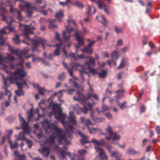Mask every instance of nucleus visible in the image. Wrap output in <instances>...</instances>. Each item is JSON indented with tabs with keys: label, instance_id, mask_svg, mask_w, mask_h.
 Here are the masks:
<instances>
[{
	"label": "nucleus",
	"instance_id": "1",
	"mask_svg": "<svg viewBox=\"0 0 160 160\" xmlns=\"http://www.w3.org/2000/svg\"><path fill=\"white\" fill-rule=\"evenodd\" d=\"M43 127L46 125L45 132L47 134L52 133L49 138L47 140L48 142L51 145H53L55 142V138L56 137L58 138V141L60 143L62 144V142H66L67 138L63 132L62 131L53 123L50 124L49 122L47 119H45L42 122Z\"/></svg>",
	"mask_w": 160,
	"mask_h": 160
},
{
	"label": "nucleus",
	"instance_id": "2",
	"mask_svg": "<svg viewBox=\"0 0 160 160\" xmlns=\"http://www.w3.org/2000/svg\"><path fill=\"white\" fill-rule=\"evenodd\" d=\"M49 106H52V112L54 114L55 118L60 121L65 129L66 134L70 138H72V134L73 132V128L69 122L65 121L67 116L65 114L62 113L60 105L55 103H51L49 104Z\"/></svg>",
	"mask_w": 160,
	"mask_h": 160
},
{
	"label": "nucleus",
	"instance_id": "3",
	"mask_svg": "<svg viewBox=\"0 0 160 160\" xmlns=\"http://www.w3.org/2000/svg\"><path fill=\"white\" fill-rule=\"evenodd\" d=\"M8 49L12 54H15L18 57L17 59L19 61L18 63L16 65V66H21V68H17L14 72V74L19 76L18 78H25L27 72L25 71L23 67L24 60L22 58V54H25L28 53V50H23L22 52H20L18 49H15L13 47H12L9 44H8Z\"/></svg>",
	"mask_w": 160,
	"mask_h": 160
},
{
	"label": "nucleus",
	"instance_id": "4",
	"mask_svg": "<svg viewBox=\"0 0 160 160\" xmlns=\"http://www.w3.org/2000/svg\"><path fill=\"white\" fill-rule=\"evenodd\" d=\"M86 58L88 59L89 60L88 61L86 62L84 64L81 65L79 63H77L76 64L77 66L81 67V69L79 70V75L83 81H85L83 73H84L86 74H88V72H87L86 68H89L90 65L94 63V59L93 58L90 57H87Z\"/></svg>",
	"mask_w": 160,
	"mask_h": 160
},
{
	"label": "nucleus",
	"instance_id": "5",
	"mask_svg": "<svg viewBox=\"0 0 160 160\" xmlns=\"http://www.w3.org/2000/svg\"><path fill=\"white\" fill-rule=\"evenodd\" d=\"M31 42L33 45L32 49V52L38 51H37V48L39 47V44H41L42 45V48L44 50L45 49V46L46 45H47L49 47L52 46L49 45L47 44L46 40H42L39 38H38L36 37H35L34 39L32 40Z\"/></svg>",
	"mask_w": 160,
	"mask_h": 160
},
{
	"label": "nucleus",
	"instance_id": "6",
	"mask_svg": "<svg viewBox=\"0 0 160 160\" xmlns=\"http://www.w3.org/2000/svg\"><path fill=\"white\" fill-rule=\"evenodd\" d=\"M9 79L10 81H16V84L18 89H22V86L27 85V82L26 80L22 78H18L17 77L10 76Z\"/></svg>",
	"mask_w": 160,
	"mask_h": 160
},
{
	"label": "nucleus",
	"instance_id": "7",
	"mask_svg": "<svg viewBox=\"0 0 160 160\" xmlns=\"http://www.w3.org/2000/svg\"><path fill=\"white\" fill-rule=\"evenodd\" d=\"M92 2H94L98 4V8L100 9H103L104 11L108 15H110V13L109 11L110 9V7L103 1H96L94 0H91Z\"/></svg>",
	"mask_w": 160,
	"mask_h": 160
},
{
	"label": "nucleus",
	"instance_id": "8",
	"mask_svg": "<svg viewBox=\"0 0 160 160\" xmlns=\"http://www.w3.org/2000/svg\"><path fill=\"white\" fill-rule=\"evenodd\" d=\"M76 94L78 95V97L76 98L74 96L73 98L74 100L79 102L82 104H84L85 102L88 100L87 97L83 94L81 93L79 91L77 92Z\"/></svg>",
	"mask_w": 160,
	"mask_h": 160
},
{
	"label": "nucleus",
	"instance_id": "9",
	"mask_svg": "<svg viewBox=\"0 0 160 160\" xmlns=\"http://www.w3.org/2000/svg\"><path fill=\"white\" fill-rule=\"evenodd\" d=\"M74 37H76V39L78 42L77 44H75L74 46L76 48H79L84 44V40L82 36H80L77 32H76Z\"/></svg>",
	"mask_w": 160,
	"mask_h": 160
},
{
	"label": "nucleus",
	"instance_id": "10",
	"mask_svg": "<svg viewBox=\"0 0 160 160\" xmlns=\"http://www.w3.org/2000/svg\"><path fill=\"white\" fill-rule=\"evenodd\" d=\"M24 30L23 32L24 36L28 40H30L28 35L32 33L31 29L34 30L35 29V27L33 26L31 28L29 26L24 25Z\"/></svg>",
	"mask_w": 160,
	"mask_h": 160
},
{
	"label": "nucleus",
	"instance_id": "11",
	"mask_svg": "<svg viewBox=\"0 0 160 160\" xmlns=\"http://www.w3.org/2000/svg\"><path fill=\"white\" fill-rule=\"evenodd\" d=\"M67 32L63 31L62 33V36L63 38L67 42L68 41L71 37L70 33L72 32L73 29L72 28H70L69 26H65Z\"/></svg>",
	"mask_w": 160,
	"mask_h": 160
},
{
	"label": "nucleus",
	"instance_id": "12",
	"mask_svg": "<svg viewBox=\"0 0 160 160\" xmlns=\"http://www.w3.org/2000/svg\"><path fill=\"white\" fill-rule=\"evenodd\" d=\"M1 16H2V18H1L2 20L6 22L8 24V26H6L5 28H6L8 30L11 32L14 31V28L12 25V22H13V21L11 20L10 22H9L8 21L6 17H5V15H3L2 14Z\"/></svg>",
	"mask_w": 160,
	"mask_h": 160
},
{
	"label": "nucleus",
	"instance_id": "13",
	"mask_svg": "<svg viewBox=\"0 0 160 160\" xmlns=\"http://www.w3.org/2000/svg\"><path fill=\"white\" fill-rule=\"evenodd\" d=\"M18 116L20 120L22 121V129L25 132H29V127L28 123L24 119L23 117L21 116L20 114H18Z\"/></svg>",
	"mask_w": 160,
	"mask_h": 160
},
{
	"label": "nucleus",
	"instance_id": "14",
	"mask_svg": "<svg viewBox=\"0 0 160 160\" xmlns=\"http://www.w3.org/2000/svg\"><path fill=\"white\" fill-rule=\"evenodd\" d=\"M95 148L96 151H99V156L101 160L107 159V156L105 155V152L103 149L99 147H95Z\"/></svg>",
	"mask_w": 160,
	"mask_h": 160
},
{
	"label": "nucleus",
	"instance_id": "15",
	"mask_svg": "<svg viewBox=\"0 0 160 160\" xmlns=\"http://www.w3.org/2000/svg\"><path fill=\"white\" fill-rule=\"evenodd\" d=\"M38 151L46 158H47L50 153V148L48 147H44L42 148L39 149Z\"/></svg>",
	"mask_w": 160,
	"mask_h": 160
},
{
	"label": "nucleus",
	"instance_id": "16",
	"mask_svg": "<svg viewBox=\"0 0 160 160\" xmlns=\"http://www.w3.org/2000/svg\"><path fill=\"white\" fill-rule=\"evenodd\" d=\"M90 142L93 143L94 145L98 146H104L106 145V143L104 139H101L98 140L95 139H93Z\"/></svg>",
	"mask_w": 160,
	"mask_h": 160
},
{
	"label": "nucleus",
	"instance_id": "17",
	"mask_svg": "<svg viewBox=\"0 0 160 160\" xmlns=\"http://www.w3.org/2000/svg\"><path fill=\"white\" fill-rule=\"evenodd\" d=\"M62 148L63 150L60 151L58 154V157L59 159L61 160H63L66 155V152L64 151L63 150H67L68 148L66 146H63Z\"/></svg>",
	"mask_w": 160,
	"mask_h": 160
},
{
	"label": "nucleus",
	"instance_id": "18",
	"mask_svg": "<svg viewBox=\"0 0 160 160\" xmlns=\"http://www.w3.org/2000/svg\"><path fill=\"white\" fill-rule=\"evenodd\" d=\"M5 58L8 59L9 62L10 67L11 69H14L15 67V66L12 64L15 61V58L9 54L7 55V57Z\"/></svg>",
	"mask_w": 160,
	"mask_h": 160
},
{
	"label": "nucleus",
	"instance_id": "19",
	"mask_svg": "<svg viewBox=\"0 0 160 160\" xmlns=\"http://www.w3.org/2000/svg\"><path fill=\"white\" fill-rule=\"evenodd\" d=\"M128 61V59L127 58L125 57L122 58L119 66L117 67V69H119L124 68Z\"/></svg>",
	"mask_w": 160,
	"mask_h": 160
},
{
	"label": "nucleus",
	"instance_id": "20",
	"mask_svg": "<svg viewBox=\"0 0 160 160\" xmlns=\"http://www.w3.org/2000/svg\"><path fill=\"white\" fill-rule=\"evenodd\" d=\"M64 16L63 12L61 10H60L59 11L57 12L55 14V17L58 19L59 22H62L61 18Z\"/></svg>",
	"mask_w": 160,
	"mask_h": 160
},
{
	"label": "nucleus",
	"instance_id": "21",
	"mask_svg": "<svg viewBox=\"0 0 160 160\" xmlns=\"http://www.w3.org/2000/svg\"><path fill=\"white\" fill-rule=\"evenodd\" d=\"M69 116L68 118V120L73 124L75 125H77V122L75 120V117L73 115V113L71 112H69Z\"/></svg>",
	"mask_w": 160,
	"mask_h": 160
},
{
	"label": "nucleus",
	"instance_id": "22",
	"mask_svg": "<svg viewBox=\"0 0 160 160\" xmlns=\"http://www.w3.org/2000/svg\"><path fill=\"white\" fill-rule=\"evenodd\" d=\"M126 153L128 154L134 155L139 154V152L135 151L133 148H130L128 149Z\"/></svg>",
	"mask_w": 160,
	"mask_h": 160
},
{
	"label": "nucleus",
	"instance_id": "23",
	"mask_svg": "<svg viewBox=\"0 0 160 160\" xmlns=\"http://www.w3.org/2000/svg\"><path fill=\"white\" fill-rule=\"evenodd\" d=\"M62 46L61 43L57 44L53 46L54 47H56L57 48L54 51V55L55 56H58L60 54V47Z\"/></svg>",
	"mask_w": 160,
	"mask_h": 160
},
{
	"label": "nucleus",
	"instance_id": "24",
	"mask_svg": "<svg viewBox=\"0 0 160 160\" xmlns=\"http://www.w3.org/2000/svg\"><path fill=\"white\" fill-rule=\"evenodd\" d=\"M62 64L64 68L67 70L68 72L69 73L70 76H72L73 72L72 70L73 68V66H72L71 68H69L67 66V64L65 63L64 61H62Z\"/></svg>",
	"mask_w": 160,
	"mask_h": 160
},
{
	"label": "nucleus",
	"instance_id": "25",
	"mask_svg": "<svg viewBox=\"0 0 160 160\" xmlns=\"http://www.w3.org/2000/svg\"><path fill=\"white\" fill-rule=\"evenodd\" d=\"M124 92V90L123 89H121L118 90L116 92V93H121V94H118L115 96V97L116 98V102H119V99L121 98L123 96V93Z\"/></svg>",
	"mask_w": 160,
	"mask_h": 160
},
{
	"label": "nucleus",
	"instance_id": "26",
	"mask_svg": "<svg viewBox=\"0 0 160 160\" xmlns=\"http://www.w3.org/2000/svg\"><path fill=\"white\" fill-rule=\"evenodd\" d=\"M83 52H85L88 54H91L92 53V49L90 47L88 46H85L84 49H81Z\"/></svg>",
	"mask_w": 160,
	"mask_h": 160
},
{
	"label": "nucleus",
	"instance_id": "27",
	"mask_svg": "<svg viewBox=\"0 0 160 160\" xmlns=\"http://www.w3.org/2000/svg\"><path fill=\"white\" fill-rule=\"evenodd\" d=\"M115 156V157L116 159H119L122 157V154L119 152L116 151L114 152H112L111 153V156L113 157Z\"/></svg>",
	"mask_w": 160,
	"mask_h": 160
},
{
	"label": "nucleus",
	"instance_id": "28",
	"mask_svg": "<svg viewBox=\"0 0 160 160\" xmlns=\"http://www.w3.org/2000/svg\"><path fill=\"white\" fill-rule=\"evenodd\" d=\"M95 65V60H94V63L93 64L90 65L89 68H86V71L88 72V73L89 72L93 74H95L97 73V71L95 69L91 68V66H94Z\"/></svg>",
	"mask_w": 160,
	"mask_h": 160
},
{
	"label": "nucleus",
	"instance_id": "29",
	"mask_svg": "<svg viewBox=\"0 0 160 160\" xmlns=\"http://www.w3.org/2000/svg\"><path fill=\"white\" fill-rule=\"evenodd\" d=\"M110 136L111 139L113 141L119 140L120 138V136L117 134L115 132H113Z\"/></svg>",
	"mask_w": 160,
	"mask_h": 160
},
{
	"label": "nucleus",
	"instance_id": "30",
	"mask_svg": "<svg viewBox=\"0 0 160 160\" xmlns=\"http://www.w3.org/2000/svg\"><path fill=\"white\" fill-rule=\"evenodd\" d=\"M32 112L33 109L32 108H31L30 110L28 111L27 112V114L28 115V122H30L32 120V118L33 117Z\"/></svg>",
	"mask_w": 160,
	"mask_h": 160
},
{
	"label": "nucleus",
	"instance_id": "31",
	"mask_svg": "<svg viewBox=\"0 0 160 160\" xmlns=\"http://www.w3.org/2000/svg\"><path fill=\"white\" fill-rule=\"evenodd\" d=\"M112 56V61L114 62V60H117L118 58V52L117 51L115 50L113 51L111 54Z\"/></svg>",
	"mask_w": 160,
	"mask_h": 160
},
{
	"label": "nucleus",
	"instance_id": "32",
	"mask_svg": "<svg viewBox=\"0 0 160 160\" xmlns=\"http://www.w3.org/2000/svg\"><path fill=\"white\" fill-rule=\"evenodd\" d=\"M24 132H20L19 134V137L18 138V139L21 140H27V138L24 136V134L25 133H26L27 132H25L24 131Z\"/></svg>",
	"mask_w": 160,
	"mask_h": 160
},
{
	"label": "nucleus",
	"instance_id": "33",
	"mask_svg": "<svg viewBox=\"0 0 160 160\" xmlns=\"http://www.w3.org/2000/svg\"><path fill=\"white\" fill-rule=\"evenodd\" d=\"M56 20L54 19L51 20L49 21V27L51 29H54L58 28L56 25L53 24Z\"/></svg>",
	"mask_w": 160,
	"mask_h": 160
},
{
	"label": "nucleus",
	"instance_id": "34",
	"mask_svg": "<svg viewBox=\"0 0 160 160\" xmlns=\"http://www.w3.org/2000/svg\"><path fill=\"white\" fill-rule=\"evenodd\" d=\"M117 103L118 106L122 110H123L127 108V106L125 105L126 103V101H124L122 104H121L119 102Z\"/></svg>",
	"mask_w": 160,
	"mask_h": 160
},
{
	"label": "nucleus",
	"instance_id": "35",
	"mask_svg": "<svg viewBox=\"0 0 160 160\" xmlns=\"http://www.w3.org/2000/svg\"><path fill=\"white\" fill-rule=\"evenodd\" d=\"M98 74L99 78H104L106 76L107 72L106 70H103L101 72H99Z\"/></svg>",
	"mask_w": 160,
	"mask_h": 160
},
{
	"label": "nucleus",
	"instance_id": "36",
	"mask_svg": "<svg viewBox=\"0 0 160 160\" xmlns=\"http://www.w3.org/2000/svg\"><path fill=\"white\" fill-rule=\"evenodd\" d=\"M19 90L15 91V94L18 96L20 97L21 96L24 95V93L22 90V89H18Z\"/></svg>",
	"mask_w": 160,
	"mask_h": 160
},
{
	"label": "nucleus",
	"instance_id": "37",
	"mask_svg": "<svg viewBox=\"0 0 160 160\" xmlns=\"http://www.w3.org/2000/svg\"><path fill=\"white\" fill-rule=\"evenodd\" d=\"M3 2L2 1H1L0 5L1 8H0V11L1 12V13L0 14L1 15L2 14L3 15H4V13L6 12V10L4 6H3Z\"/></svg>",
	"mask_w": 160,
	"mask_h": 160
},
{
	"label": "nucleus",
	"instance_id": "38",
	"mask_svg": "<svg viewBox=\"0 0 160 160\" xmlns=\"http://www.w3.org/2000/svg\"><path fill=\"white\" fill-rule=\"evenodd\" d=\"M65 73L64 72H63L61 74L58 75V79L61 81H62L65 79Z\"/></svg>",
	"mask_w": 160,
	"mask_h": 160
},
{
	"label": "nucleus",
	"instance_id": "39",
	"mask_svg": "<svg viewBox=\"0 0 160 160\" xmlns=\"http://www.w3.org/2000/svg\"><path fill=\"white\" fill-rule=\"evenodd\" d=\"M9 78H8V80H6L5 79L3 78V83H4V88H3L4 89L5 88H8V87L9 86V84H8V81L9 80Z\"/></svg>",
	"mask_w": 160,
	"mask_h": 160
},
{
	"label": "nucleus",
	"instance_id": "40",
	"mask_svg": "<svg viewBox=\"0 0 160 160\" xmlns=\"http://www.w3.org/2000/svg\"><path fill=\"white\" fill-rule=\"evenodd\" d=\"M101 17L104 21V22L102 23V24L104 26H106L108 22V21L106 20L105 17L104 15H101Z\"/></svg>",
	"mask_w": 160,
	"mask_h": 160
},
{
	"label": "nucleus",
	"instance_id": "41",
	"mask_svg": "<svg viewBox=\"0 0 160 160\" xmlns=\"http://www.w3.org/2000/svg\"><path fill=\"white\" fill-rule=\"evenodd\" d=\"M106 131L109 133L110 136L113 133L112 128L109 125H108V128L106 129Z\"/></svg>",
	"mask_w": 160,
	"mask_h": 160
},
{
	"label": "nucleus",
	"instance_id": "42",
	"mask_svg": "<svg viewBox=\"0 0 160 160\" xmlns=\"http://www.w3.org/2000/svg\"><path fill=\"white\" fill-rule=\"evenodd\" d=\"M14 43L16 44H19L20 42V40L19 39V36L17 35H16L15 37L13 39Z\"/></svg>",
	"mask_w": 160,
	"mask_h": 160
},
{
	"label": "nucleus",
	"instance_id": "43",
	"mask_svg": "<svg viewBox=\"0 0 160 160\" xmlns=\"http://www.w3.org/2000/svg\"><path fill=\"white\" fill-rule=\"evenodd\" d=\"M75 6L76 7L80 8H83L84 6L83 4L79 2H75Z\"/></svg>",
	"mask_w": 160,
	"mask_h": 160
},
{
	"label": "nucleus",
	"instance_id": "44",
	"mask_svg": "<svg viewBox=\"0 0 160 160\" xmlns=\"http://www.w3.org/2000/svg\"><path fill=\"white\" fill-rule=\"evenodd\" d=\"M38 89L40 94L42 95H44L45 89L44 88H41L39 87Z\"/></svg>",
	"mask_w": 160,
	"mask_h": 160
},
{
	"label": "nucleus",
	"instance_id": "45",
	"mask_svg": "<svg viewBox=\"0 0 160 160\" xmlns=\"http://www.w3.org/2000/svg\"><path fill=\"white\" fill-rule=\"evenodd\" d=\"M114 28L115 32L116 33H121L122 32V29L121 28H118L116 26H115Z\"/></svg>",
	"mask_w": 160,
	"mask_h": 160
},
{
	"label": "nucleus",
	"instance_id": "46",
	"mask_svg": "<svg viewBox=\"0 0 160 160\" xmlns=\"http://www.w3.org/2000/svg\"><path fill=\"white\" fill-rule=\"evenodd\" d=\"M84 123L87 127H89V126L90 125H93V124L91 122L90 119L88 118L86 120Z\"/></svg>",
	"mask_w": 160,
	"mask_h": 160
},
{
	"label": "nucleus",
	"instance_id": "47",
	"mask_svg": "<svg viewBox=\"0 0 160 160\" xmlns=\"http://www.w3.org/2000/svg\"><path fill=\"white\" fill-rule=\"evenodd\" d=\"M17 18L19 21H22V16L21 14V11L20 12H18L17 13Z\"/></svg>",
	"mask_w": 160,
	"mask_h": 160
},
{
	"label": "nucleus",
	"instance_id": "48",
	"mask_svg": "<svg viewBox=\"0 0 160 160\" xmlns=\"http://www.w3.org/2000/svg\"><path fill=\"white\" fill-rule=\"evenodd\" d=\"M81 110L84 114H86L87 113L88 109L86 107H84V108H81Z\"/></svg>",
	"mask_w": 160,
	"mask_h": 160
},
{
	"label": "nucleus",
	"instance_id": "49",
	"mask_svg": "<svg viewBox=\"0 0 160 160\" xmlns=\"http://www.w3.org/2000/svg\"><path fill=\"white\" fill-rule=\"evenodd\" d=\"M26 142L28 144V148H31L32 146V142L29 139H27L26 140Z\"/></svg>",
	"mask_w": 160,
	"mask_h": 160
},
{
	"label": "nucleus",
	"instance_id": "50",
	"mask_svg": "<svg viewBox=\"0 0 160 160\" xmlns=\"http://www.w3.org/2000/svg\"><path fill=\"white\" fill-rule=\"evenodd\" d=\"M83 138L81 139L80 142L82 145H84L85 143H91L90 142H89L88 140L86 138Z\"/></svg>",
	"mask_w": 160,
	"mask_h": 160
},
{
	"label": "nucleus",
	"instance_id": "51",
	"mask_svg": "<svg viewBox=\"0 0 160 160\" xmlns=\"http://www.w3.org/2000/svg\"><path fill=\"white\" fill-rule=\"evenodd\" d=\"M78 152L80 156H82L86 154V151L85 150H79Z\"/></svg>",
	"mask_w": 160,
	"mask_h": 160
},
{
	"label": "nucleus",
	"instance_id": "52",
	"mask_svg": "<svg viewBox=\"0 0 160 160\" xmlns=\"http://www.w3.org/2000/svg\"><path fill=\"white\" fill-rule=\"evenodd\" d=\"M41 104L44 105L45 104V103L43 101L40 102L38 104V106L40 107L42 111L44 112L45 111V108L43 107L41 105Z\"/></svg>",
	"mask_w": 160,
	"mask_h": 160
},
{
	"label": "nucleus",
	"instance_id": "53",
	"mask_svg": "<svg viewBox=\"0 0 160 160\" xmlns=\"http://www.w3.org/2000/svg\"><path fill=\"white\" fill-rule=\"evenodd\" d=\"M107 149L108 151V152L111 153L112 152H111V150L112 148V147L111 146L107 145L106 146Z\"/></svg>",
	"mask_w": 160,
	"mask_h": 160
},
{
	"label": "nucleus",
	"instance_id": "54",
	"mask_svg": "<svg viewBox=\"0 0 160 160\" xmlns=\"http://www.w3.org/2000/svg\"><path fill=\"white\" fill-rule=\"evenodd\" d=\"M6 26H4L3 28L0 30V33L1 35H3L4 34H6V32L5 30L7 29L5 27Z\"/></svg>",
	"mask_w": 160,
	"mask_h": 160
},
{
	"label": "nucleus",
	"instance_id": "55",
	"mask_svg": "<svg viewBox=\"0 0 160 160\" xmlns=\"http://www.w3.org/2000/svg\"><path fill=\"white\" fill-rule=\"evenodd\" d=\"M18 145L17 142L15 143L14 144H12L11 146H10L11 148L12 149H13L15 148H18Z\"/></svg>",
	"mask_w": 160,
	"mask_h": 160
},
{
	"label": "nucleus",
	"instance_id": "56",
	"mask_svg": "<svg viewBox=\"0 0 160 160\" xmlns=\"http://www.w3.org/2000/svg\"><path fill=\"white\" fill-rule=\"evenodd\" d=\"M112 93V92L110 90H109L108 88H107L106 89V92L104 94V96H108L109 94L111 95Z\"/></svg>",
	"mask_w": 160,
	"mask_h": 160
},
{
	"label": "nucleus",
	"instance_id": "57",
	"mask_svg": "<svg viewBox=\"0 0 160 160\" xmlns=\"http://www.w3.org/2000/svg\"><path fill=\"white\" fill-rule=\"evenodd\" d=\"M26 13L27 14V15L28 17H31L32 14V12L29 9H28V10L26 12Z\"/></svg>",
	"mask_w": 160,
	"mask_h": 160
},
{
	"label": "nucleus",
	"instance_id": "58",
	"mask_svg": "<svg viewBox=\"0 0 160 160\" xmlns=\"http://www.w3.org/2000/svg\"><path fill=\"white\" fill-rule=\"evenodd\" d=\"M102 108L103 111H105L109 109V107L108 106L103 104L102 107Z\"/></svg>",
	"mask_w": 160,
	"mask_h": 160
},
{
	"label": "nucleus",
	"instance_id": "59",
	"mask_svg": "<svg viewBox=\"0 0 160 160\" xmlns=\"http://www.w3.org/2000/svg\"><path fill=\"white\" fill-rule=\"evenodd\" d=\"M90 112V117L92 118V119L96 121V118H94V113L93 111H92Z\"/></svg>",
	"mask_w": 160,
	"mask_h": 160
},
{
	"label": "nucleus",
	"instance_id": "60",
	"mask_svg": "<svg viewBox=\"0 0 160 160\" xmlns=\"http://www.w3.org/2000/svg\"><path fill=\"white\" fill-rule=\"evenodd\" d=\"M91 9L90 8V6L89 5L88 6V9L87 12V16L88 17H89L90 16L91 14Z\"/></svg>",
	"mask_w": 160,
	"mask_h": 160
},
{
	"label": "nucleus",
	"instance_id": "61",
	"mask_svg": "<svg viewBox=\"0 0 160 160\" xmlns=\"http://www.w3.org/2000/svg\"><path fill=\"white\" fill-rule=\"evenodd\" d=\"M4 89L5 91V95H8V97L9 98L10 96L11 95L10 92L8 90L7 88H5Z\"/></svg>",
	"mask_w": 160,
	"mask_h": 160
},
{
	"label": "nucleus",
	"instance_id": "62",
	"mask_svg": "<svg viewBox=\"0 0 160 160\" xmlns=\"http://www.w3.org/2000/svg\"><path fill=\"white\" fill-rule=\"evenodd\" d=\"M39 12L43 14L44 16H46L48 14L47 11L45 10H39Z\"/></svg>",
	"mask_w": 160,
	"mask_h": 160
},
{
	"label": "nucleus",
	"instance_id": "63",
	"mask_svg": "<svg viewBox=\"0 0 160 160\" xmlns=\"http://www.w3.org/2000/svg\"><path fill=\"white\" fill-rule=\"evenodd\" d=\"M105 115L109 119H111L112 118V115L109 113H106Z\"/></svg>",
	"mask_w": 160,
	"mask_h": 160
},
{
	"label": "nucleus",
	"instance_id": "64",
	"mask_svg": "<svg viewBox=\"0 0 160 160\" xmlns=\"http://www.w3.org/2000/svg\"><path fill=\"white\" fill-rule=\"evenodd\" d=\"M156 131L157 133L159 134L160 133V126H157L156 127Z\"/></svg>",
	"mask_w": 160,
	"mask_h": 160
}]
</instances>
